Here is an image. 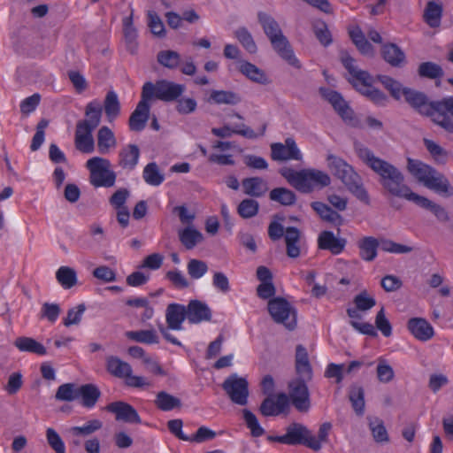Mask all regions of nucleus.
Instances as JSON below:
<instances>
[{"mask_svg": "<svg viewBox=\"0 0 453 453\" xmlns=\"http://www.w3.org/2000/svg\"><path fill=\"white\" fill-rule=\"evenodd\" d=\"M59 284L65 289L73 288L77 283L76 272L68 266H61L56 273Z\"/></svg>", "mask_w": 453, "mask_h": 453, "instance_id": "nucleus-53", "label": "nucleus"}, {"mask_svg": "<svg viewBox=\"0 0 453 453\" xmlns=\"http://www.w3.org/2000/svg\"><path fill=\"white\" fill-rule=\"evenodd\" d=\"M311 208L319 215V217L334 226H342L343 223L342 217L331 207L322 202H313Z\"/></svg>", "mask_w": 453, "mask_h": 453, "instance_id": "nucleus-34", "label": "nucleus"}, {"mask_svg": "<svg viewBox=\"0 0 453 453\" xmlns=\"http://www.w3.org/2000/svg\"><path fill=\"white\" fill-rule=\"evenodd\" d=\"M319 91L322 96L332 104L336 112H339L349 104L337 91L323 88Z\"/></svg>", "mask_w": 453, "mask_h": 453, "instance_id": "nucleus-61", "label": "nucleus"}, {"mask_svg": "<svg viewBox=\"0 0 453 453\" xmlns=\"http://www.w3.org/2000/svg\"><path fill=\"white\" fill-rule=\"evenodd\" d=\"M222 388L234 403L242 406L247 404L249 383L245 378L232 373L222 383Z\"/></svg>", "mask_w": 453, "mask_h": 453, "instance_id": "nucleus-11", "label": "nucleus"}, {"mask_svg": "<svg viewBox=\"0 0 453 453\" xmlns=\"http://www.w3.org/2000/svg\"><path fill=\"white\" fill-rule=\"evenodd\" d=\"M340 60L349 74L348 78L349 82L360 94L377 105L385 106L387 104L388 96L372 86L374 78L368 72L358 68L355 58L348 51L342 50L340 52Z\"/></svg>", "mask_w": 453, "mask_h": 453, "instance_id": "nucleus-2", "label": "nucleus"}, {"mask_svg": "<svg viewBox=\"0 0 453 453\" xmlns=\"http://www.w3.org/2000/svg\"><path fill=\"white\" fill-rule=\"evenodd\" d=\"M378 81H380L386 89H388L390 95L396 100L401 98L403 95V89L404 88L402 84L396 80L388 76L379 74L375 78Z\"/></svg>", "mask_w": 453, "mask_h": 453, "instance_id": "nucleus-56", "label": "nucleus"}, {"mask_svg": "<svg viewBox=\"0 0 453 453\" xmlns=\"http://www.w3.org/2000/svg\"><path fill=\"white\" fill-rule=\"evenodd\" d=\"M288 409V396L285 393L268 395L260 404L259 411L265 417H275Z\"/></svg>", "mask_w": 453, "mask_h": 453, "instance_id": "nucleus-14", "label": "nucleus"}, {"mask_svg": "<svg viewBox=\"0 0 453 453\" xmlns=\"http://www.w3.org/2000/svg\"><path fill=\"white\" fill-rule=\"evenodd\" d=\"M296 371L298 375L297 379L311 380L312 368L307 350L303 345H297L296 349Z\"/></svg>", "mask_w": 453, "mask_h": 453, "instance_id": "nucleus-24", "label": "nucleus"}, {"mask_svg": "<svg viewBox=\"0 0 453 453\" xmlns=\"http://www.w3.org/2000/svg\"><path fill=\"white\" fill-rule=\"evenodd\" d=\"M74 143L79 151L86 154L92 153L95 150L93 130L76 125Z\"/></svg>", "mask_w": 453, "mask_h": 453, "instance_id": "nucleus-25", "label": "nucleus"}, {"mask_svg": "<svg viewBox=\"0 0 453 453\" xmlns=\"http://www.w3.org/2000/svg\"><path fill=\"white\" fill-rule=\"evenodd\" d=\"M358 157L379 176V183L384 192L395 197L413 201L418 195L405 183L403 173L394 165L376 157L363 146L356 147Z\"/></svg>", "mask_w": 453, "mask_h": 453, "instance_id": "nucleus-1", "label": "nucleus"}, {"mask_svg": "<svg viewBox=\"0 0 453 453\" xmlns=\"http://www.w3.org/2000/svg\"><path fill=\"white\" fill-rule=\"evenodd\" d=\"M308 380L294 379L288 382V403L300 412H307L311 408L310 392L307 386Z\"/></svg>", "mask_w": 453, "mask_h": 453, "instance_id": "nucleus-12", "label": "nucleus"}, {"mask_svg": "<svg viewBox=\"0 0 453 453\" xmlns=\"http://www.w3.org/2000/svg\"><path fill=\"white\" fill-rule=\"evenodd\" d=\"M155 404L159 410L169 411L175 408H180L181 401L165 391H160L157 394Z\"/></svg>", "mask_w": 453, "mask_h": 453, "instance_id": "nucleus-49", "label": "nucleus"}, {"mask_svg": "<svg viewBox=\"0 0 453 453\" xmlns=\"http://www.w3.org/2000/svg\"><path fill=\"white\" fill-rule=\"evenodd\" d=\"M123 31L124 37L127 43V50L131 53H134L137 49V31L133 25V14L126 17L123 19Z\"/></svg>", "mask_w": 453, "mask_h": 453, "instance_id": "nucleus-46", "label": "nucleus"}, {"mask_svg": "<svg viewBox=\"0 0 453 453\" xmlns=\"http://www.w3.org/2000/svg\"><path fill=\"white\" fill-rule=\"evenodd\" d=\"M268 236L275 242L284 236L286 242V251L288 257L296 258L301 254L300 246L298 245L301 238V232L295 226H284L276 221H272L268 226Z\"/></svg>", "mask_w": 453, "mask_h": 453, "instance_id": "nucleus-8", "label": "nucleus"}, {"mask_svg": "<svg viewBox=\"0 0 453 453\" xmlns=\"http://www.w3.org/2000/svg\"><path fill=\"white\" fill-rule=\"evenodd\" d=\"M349 399L355 413L357 416H363L365 407L364 388L358 385H352L349 388Z\"/></svg>", "mask_w": 453, "mask_h": 453, "instance_id": "nucleus-43", "label": "nucleus"}, {"mask_svg": "<svg viewBox=\"0 0 453 453\" xmlns=\"http://www.w3.org/2000/svg\"><path fill=\"white\" fill-rule=\"evenodd\" d=\"M178 236L180 242L187 250L194 249L203 240V234L192 226L179 230Z\"/></svg>", "mask_w": 453, "mask_h": 453, "instance_id": "nucleus-37", "label": "nucleus"}, {"mask_svg": "<svg viewBox=\"0 0 453 453\" xmlns=\"http://www.w3.org/2000/svg\"><path fill=\"white\" fill-rule=\"evenodd\" d=\"M243 192L250 196L261 197L268 190L267 182L260 177L245 178L242 181Z\"/></svg>", "mask_w": 453, "mask_h": 453, "instance_id": "nucleus-29", "label": "nucleus"}, {"mask_svg": "<svg viewBox=\"0 0 453 453\" xmlns=\"http://www.w3.org/2000/svg\"><path fill=\"white\" fill-rule=\"evenodd\" d=\"M101 392L94 384H84L79 387V398L81 399V404L86 408H92L100 398Z\"/></svg>", "mask_w": 453, "mask_h": 453, "instance_id": "nucleus-38", "label": "nucleus"}, {"mask_svg": "<svg viewBox=\"0 0 453 453\" xmlns=\"http://www.w3.org/2000/svg\"><path fill=\"white\" fill-rule=\"evenodd\" d=\"M211 133L221 138L230 137L232 134H237L248 139H256L258 136L253 129L244 124L237 125L233 129L226 125L220 128L213 127Z\"/></svg>", "mask_w": 453, "mask_h": 453, "instance_id": "nucleus-31", "label": "nucleus"}, {"mask_svg": "<svg viewBox=\"0 0 453 453\" xmlns=\"http://www.w3.org/2000/svg\"><path fill=\"white\" fill-rule=\"evenodd\" d=\"M97 149L101 154H107L116 147L117 141L114 133L106 126L102 127L97 132Z\"/></svg>", "mask_w": 453, "mask_h": 453, "instance_id": "nucleus-35", "label": "nucleus"}, {"mask_svg": "<svg viewBox=\"0 0 453 453\" xmlns=\"http://www.w3.org/2000/svg\"><path fill=\"white\" fill-rule=\"evenodd\" d=\"M359 257L367 262L373 261L377 257L378 248L380 247V240L372 236H365L357 242Z\"/></svg>", "mask_w": 453, "mask_h": 453, "instance_id": "nucleus-30", "label": "nucleus"}, {"mask_svg": "<svg viewBox=\"0 0 453 453\" xmlns=\"http://www.w3.org/2000/svg\"><path fill=\"white\" fill-rule=\"evenodd\" d=\"M125 334L129 340L140 343L154 344L158 343L159 342L158 335L157 334V332L154 329L127 331L126 332Z\"/></svg>", "mask_w": 453, "mask_h": 453, "instance_id": "nucleus-50", "label": "nucleus"}, {"mask_svg": "<svg viewBox=\"0 0 453 453\" xmlns=\"http://www.w3.org/2000/svg\"><path fill=\"white\" fill-rule=\"evenodd\" d=\"M90 172L89 181L95 188L114 186L116 173L111 170V162L104 157H94L86 163Z\"/></svg>", "mask_w": 453, "mask_h": 453, "instance_id": "nucleus-9", "label": "nucleus"}, {"mask_svg": "<svg viewBox=\"0 0 453 453\" xmlns=\"http://www.w3.org/2000/svg\"><path fill=\"white\" fill-rule=\"evenodd\" d=\"M210 99L217 104L234 105L241 102V96L233 92L226 90H213L211 93Z\"/></svg>", "mask_w": 453, "mask_h": 453, "instance_id": "nucleus-52", "label": "nucleus"}, {"mask_svg": "<svg viewBox=\"0 0 453 453\" xmlns=\"http://www.w3.org/2000/svg\"><path fill=\"white\" fill-rule=\"evenodd\" d=\"M412 202L417 205L420 206L421 208L430 211L432 213H434V215L437 218L439 221H449V217L445 208H443L438 203H434L428 198L417 195Z\"/></svg>", "mask_w": 453, "mask_h": 453, "instance_id": "nucleus-33", "label": "nucleus"}, {"mask_svg": "<svg viewBox=\"0 0 453 453\" xmlns=\"http://www.w3.org/2000/svg\"><path fill=\"white\" fill-rule=\"evenodd\" d=\"M403 96L405 98V101L418 112L422 115H426L431 118L432 121L440 122L445 127H449L450 122L444 121L445 118L441 117L439 113H436L435 104L436 101L429 102L426 95L423 92L405 88L403 89Z\"/></svg>", "mask_w": 453, "mask_h": 453, "instance_id": "nucleus-7", "label": "nucleus"}, {"mask_svg": "<svg viewBox=\"0 0 453 453\" xmlns=\"http://www.w3.org/2000/svg\"><path fill=\"white\" fill-rule=\"evenodd\" d=\"M270 200L284 206L294 205L296 202V194L287 188H275L270 191Z\"/></svg>", "mask_w": 453, "mask_h": 453, "instance_id": "nucleus-45", "label": "nucleus"}, {"mask_svg": "<svg viewBox=\"0 0 453 453\" xmlns=\"http://www.w3.org/2000/svg\"><path fill=\"white\" fill-rule=\"evenodd\" d=\"M157 62L168 69H175L180 63V55L174 50H161L157 56Z\"/></svg>", "mask_w": 453, "mask_h": 453, "instance_id": "nucleus-58", "label": "nucleus"}, {"mask_svg": "<svg viewBox=\"0 0 453 453\" xmlns=\"http://www.w3.org/2000/svg\"><path fill=\"white\" fill-rule=\"evenodd\" d=\"M103 427L99 419H90L81 426H73L69 432L73 436H88Z\"/></svg>", "mask_w": 453, "mask_h": 453, "instance_id": "nucleus-57", "label": "nucleus"}, {"mask_svg": "<svg viewBox=\"0 0 453 453\" xmlns=\"http://www.w3.org/2000/svg\"><path fill=\"white\" fill-rule=\"evenodd\" d=\"M239 71L252 81L265 84L267 77L263 70L248 61H240Z\"/></svg>", "mask_w": 453, "mask_h": 453, "instance_id": "nucleus-42", "label": "nucleus"}, {"mask_svg": "<svg viewBox=\"0 0 453 453\" xmlns=\"http://www.w3.org/2000/svg\"><path fill=\"white\" fill-rule=\"evenodd\" d=\"M418 73L422 78L440 79L444 75L441 66L434 62H423L418 65Z\"/></svg>", "mask_w": 453, "mask_h": 453, "instance_id": "nucleus-51", "label": "nucleus"}, {"mask_svg": "<svg viewBox=\"0 0 453 453\" xmlns=\"http://www.w3.org/2000/svg\"><path fill=\"white\" fill-rule=\"evenodd\" d=\"M140 150L135 144H128L119 153V165L127 170H134L138 164Z\"/></svg>", "mask_w": 453, "mask_h": 453, "instance_id": "nucleus-26", "label": "nucleus"}, {"mask_svg": "<svg viewBox=\"0 0 453 453\" xmlns=\"http://www.w3.org/2000/svg\"><path fill=\"white\" fill-rule=\"evenodd\" d=\"M185 89V85L166 80H160L156 83L148 81L142 86V97L149 101L155 98L163 102H173L184 93Z\"/></svg>", "mask_w": 453, "mask_h": 453, "instance_id": "nucleus-5", "label": "nucleus"}, {"mask_svg": "<svg viewBox=\"0 0 453 453\" xmlns=\"http://www.w3.org/2000/svg\"><path fill=\"white\" fill-rule=\"evenodd\" d=\"M109 412L115 414L118 421L130 424H141V418L136 410L127 403L117 401L109 403L105 408Z\"/></svg>", "mask_w": 453, "mask_h": 453, "instance_id": "nucleus-15", "label": "nucleus"}, {"mask_svg": "<svg viewBox=\"0 0 453 453\" xmlns=\"http://www.w3.org/2000/svg\"><path fill=\"white\" fill-rule=\"evenodd\" d=\"M13 344L20 351L37 355H45L47 353L45 347L31 337H18Z\"/></svg>", "mask_w": 453, "mask_h": 453, "instance_id": "nucleus-41", "label": "nucleus"}, {"mask_svg": "<svg viewBox=\"0 0 453 453\" xmlns=\"http://www.w3.org/2000/svg\"><path fill=\"white\" fill-rule=\"evenodd\" d=\"M312 30L316 38L324 47H327L333 42L332 34L324 21H315L312 25Z\"/></svg>", "mask_w": 453, "mask_h": 453, "instance_id": "nucleus-59", "label": "nucleus"}, {"mask_svg": "<svg viewBox=\"0 0 453 453\" xmlns=\"http://www.w3.org/2000/svg\"><path fill=\"white\" fill-rule=\"evenodd\" d=\"M349 37L359 52L365 56H372L374 53L372 45L367 41L365 35L359 27L349 30Z\"/></svg>", "mask_w": 453, "mask_h": 453, "instance_id": "nucleus-44", "label": "nucleus"}, {"mask_svg": "<svg viewBox=\"0 0 453 453\" xmlns=\"http://www.w3.org/2000/svg\"><path fill=\"white\" fill-rule=\"evenodd\" d=\"M381 54L384 60L394 67H399L405 62L404 52L395 43L384 44Z\"/></svg>", "mask_w": 453, "mask_h": 453, "instance_id": "nucleus-32", "label": "nucleus"}, {"mask_svg": "<svg viewBox=\"0 0 453 453\" xmlns=\"http://www.w3.org/2000/svg\"><path fill=\"white\" fill-rule=\"evenodd\" d=\"M102 111L103 107L98 101L89 102L85 108L86 119L78 121L77 125L94 131L101 122Z\"/></svg>", "mask_w": 453, "mask_h": 453, "instance_id": "nucleus-21", "label": "nucleus"}, {"mask_svg": "<svg viewBox=\"0 0 453 453\" xmlns=\"http://www.w3.org/2000/svg\"><path fill=\"white\" fill-rule=\"evenodd\" d=\"M55 398L58 401L72 402L79 398V387L74 383H65L58 387Z\"/></svg>", "mask_w": 453, "mask_h": 453, "instance_id": "nucleus-55", "label": "nucleus"}, {"mask_svg": "<svg viewBox=\"0 0 453 453\" xmlns=\"http://www.w3.org/2000/svg\"><path fill=\"white\" fill-rule=\"evenodd\" d=\"M279 172L290 186L302 193H311L331 184L328 173L314 168L296 171L290 167H282Z\"/></svg>", "mask_w": 453, "mask_h": 453, "instance_id": "nucleus-4", "label": "nucleus"}, {"mask_svg": "<svg viewBox=\"0 0 453 453\" xmlns=\"http://www.w3.org/2000/svg\"><path fill=\"white\" fill-rule=\"evenodd\" d=\"M187 270L191 279L198 280L208 272V265L203 260L192 258L188 262Z\"/></svg>", "mask_w": 453, "mask_h": 453, "instance_id": "nucleus-64", "label": "nucleus"}, {"mask_svg": "<svg viewBox=\"0 0 453 453\" xmlns=\"http://www.w3.org/2000/svg\"><path fill=\"white\" fill-rule=\"evenodd\" d=\"M106 369L111 375L124 379L129 372H133L131 365L119 357L110 356L106 358Z\"/></svg>", "mask_w": 453, "mask_h": 453, "instance_id": "nucleus-36", "label": "nucleus"}, {"mask_svg": "<svg viewBox=\"0 0 453 453\" xmlns=\"http://www.w3.org/2000/svg\"><path fill=\"white\" fill-rule=\"evenodd\" d=\"M326 163L334 176L344 184L349 193L365 204H370V196L364 186L363 179L352 165L333 154L327 155Z\"/></svg>", "mask_w": 453, "mask_h": 453, "instance_id": "nucleus-3", "label": "nucleus"}, {"mask_svg": "<svg viewBox=\"0 0 453 453\" xmlns=\"http://www.w3.org/2000/svg\"><path fill=\"white\" fill-rule=\"evenodd\" d=\"M259 210V203L257 201L250 198L242 200L237 208L239 215L243 219H250L256 216Z\"/></svg>", "mask_w": 453, "mask_h": 453, "instance_id": "nucleus-62", "label": "nucleus"}, {"mask_svg": "<svg viewBox=\"0 0 453 453\" xmlns=\"http://www.w3.org/2000/svg\"><path fill=\"white\" fill-rule=\"evenodd\" d=\"M442 8L434 2H429L426 7L424 19L430 27H438L441 24Z\"/></svg>", "mask_w": 453, "mask_h": 453, "instance_id": "nucleus-54", "label": "nucleus"}, {"mask_svg": "<svg viewBox=\"0 0 453 453\" xmlns=\"http://www.w3.org/2000/svg\"><path fill=\"white\" fill-rule=\"evenodd\" d=\"M142 178L150 186H159L165 180V175L155 162L149 163L143 169Z\"/></svg>", "mask_w": 453, "mask_h": 453, "instance_id": "nucleus-48", "label": "nucleus"}, {"mask_svg": "<svg viewBox=\"0 0 453 453\" xmlns=\"http://www.w3.org/2000/svg\"><path fill=\"white\" fill-rule=\"evenodd\" d=\"M235 38L240 42L242 47L250 53H256L257 50V44L253 40L251 34L246 27H239L234 31Z\"/></svg>", "mask_w": 453, "mask_h": 453, "instance_id": "nucleus-60", "label": "nucleus"}, {"mask_svg": "<svg viewBox=\"0 0 453 453\" xmlns=\"http://www.w3.org/2000/svg\"><path fill=\"white\" fill-rule=\"evenodd\" d=\"M267 310L275 323L283 325L290 331L296 327V309L285 298L277 296L270 299L267 303Z\"/></svg>", "mask_w": 453, "mask_h": 453, "instance_id": "nucleus-6", "label": "nucleus"}, {"mask_svg": "<svg viewBox=\"0 0 453 453\" xmlns=\"http://www.w3.org/2000/svg\"><path fill=\"white\" fill-rule=\"evenodd\" d=\"M346 243V239L336 237L331 231H322L318 237V247L320 250H329L334 255L342 253Z\"/></svg>", "mask_w": 453, "mask_h": 453, "instance_id": "nucleus-18", "label": "nucleus"}, {"mask_svg": "<svg viewBox=\"0 0 453 453\" xmlns=\"http://www.w3.org/2000/svg\"><path fill=\"white\" fill-rule=\"evenodd\" d=\"M407 171L420 183L423 185L426 182L427 179L434 171V167L425 164L424 162L413 159L411 157L407 158Z\"/></svg>", "mask_w": 453, "mask_h": 453, "instance_id": "nucleus-28", "label": "nucleus"}, {"mask_svg": "<svg viewBox=\"0 0 453 453\" xmlns=\"http://www.w3.org/2000/svg\"><path fill=\"white\" fill-rule=\"evenodd\" d=\"M270 42L273 50L282 59L287 61L292 66L297 68L300 67L299 61L296 58L288 38L283 34L278 37L272 38Z\"/></svg>", "mask_w": 453, "mask_h": 453, "instance_id": "nucleus-19", "label": "nucleus"}, {"mask_svg": "<svg viewBox=\"0 0 453 453\" xmlns=\"http://www.w3.org/2000/svg\"><path fill=\"white\" fill-rule=\"evenodd\" d=\"M187 319L186 306L179 303H170L165 311L167 326L172 330H180L182 323Z\"/></svg>", "mask_w": 453, "mask_h": 453, "instance_id": "nucleus-23", "label": "nucleus"}, {"mask_svg": "<svg viewBox=\"0 0 453 453\" xmlns=\"http://www.w3.org/2000/svg\"><path fill=\"white\" fill-rule=\"evenodd\" d=\"M285 440L287 445H304L314 451L320 449L311 431L301 423L294 422L287 426Z\"/></svg>", "mask_w": 453, "mask_h": 453, "instance_id": "nucleus-10", "label": "nucleus"}, {"mask_svg": "<svg viewBox=\"0 0 453 453\" xmlns=\"http://www.w3.org/2000/svg\"><path fill=\"white\" fill-rule=\"evenodd\" d=\"M271 157L274 161H300L303 158V155L292 137L287 138L284 143H273L271 145Z\"/></svg>", "mask_w": 453, "mask_h": 453, "instance_id": "nucleus-13", "label": "nucleus"}, {"mask_svg": "<svg viewBox=\"0 0 453 453\" xmlns=\"http://www.w3.org/2000/svg\"><path fill=\"white\" fill-rule=\"evenodd\" d=\"M150 108L149 100L142 97L135 110L130 115L128 121L130 130L140 132L145 128L150 117Z\"/></svg>", "mask_w": 453, "mask_h": 453, "instance_id": "nucleus-16", "label": "nucleus"}, {"mask_svg": "<svg viewBox=\"0 0 453 453\" xmlns=\"http://www.w3.org/2000/svg\"><path fill=\"white\" fill-rule=\"evenodd\" d=\"M435 111L436 113H439L441 117L445 118L442 121L443 123L444 121L448 122L449 120L451 126L449 127H445V126L440 122H434V124L441 127L446 132L453 134V96L444 97L441 100L436 101Z\"/></svg>", "mask_w": 453, "mask_h": 453, "instance_id": "nucleus-27", "label": "nucleus"}, {"mask_svg": "<svg viewBox=\"0 0 453 453\" xmlns=\"http://www.w3.org/2000/svg\"><path fill=\"white\" fill-rule=\"evenodd\" d=\"M407 327L416 339L422 342L430 340L434 334L433 326L422 318L409 319Z\"/></svg>", "mask_w": 453, "mask_h": 453, "instance_id": "nucleus-22", "label": "nucleus"}, {"mask_svg": "<svg viewBox=\"0 0 453 453\" xmlns=\"http://www.w3.org/2000/svg\"><path fill=\"white\" fill-rule=\"evenodd\" d=\"M257 19L269 41H271L272 38L278 37L283 34L279 23L271 15L265 12H259L257 14Z\"/></svg>", "mask_w": 453, "mask_h": 453, "instance_id": "nucleus-40", "label": "nucleus"}, {"mask_svg": "<svg viewBox=\"0 0 453 453\" xmlns=\"http://www.w3.org/2000/svg\"><path fill=\"white\" fill-rule=\"evenodd\" d=\"M187 319L191 324H199L211 319V310L204 302L191 300L186 306Z\"/></svg>", "mask_w": 453, "mask_h": 453, "instance_id": "nucleus-17", "label": "nucleus"}, {"mask_svg": "<svg viewBox=\"0 0 453 453\" xmlns=\"http://www.w3.org/2000/svg\"><path fill=\"white\" fill-rule=\"evenodd\" d=\"M424 186L444 196H453V188L451 187L446 176L438 172L435 168L425 182Z\"/></svg>", "mask_w": 453, "mask_h": 453, "instance_id": "nucleus-20", "label": "nucleus"}, {"mask_svg": "<svg viewBox=\"0 0 453 453\" xmlns=\"http://www.w3.org/2000/svg\"><path fill=\"white\" fill-rule=\"evenodd\" d=\"M242 416L252 436L259 437L265 434V429L260 426L255 414H253L250 410L244 409L242 411Z\"/></svg>", "mask_w": 453, "mask_h": 453, "instance_id": "nucleus-63", "label": "nucleus"}, {"mask_svg": "<svg viewBox=\"0 0 453 453\" xmlns=\"http://www.w3.org/2000/svg\"><path fill=\"white\" fill-rule=\"evenodd\" d=\"M120 102L117 93L110 90L106 93L104 101V111L110 122L116 119L120 114Z\"/></svg>", "mask_w": 453, "mask_h": 453, "instance_id": "nucleus-39", "label": "nucleus"}, {"mask_svg": "<svg viewBox=\"0 0 453 453\" xmlns=\"http://www.w3.org/2000/svg\"><path fill=\"white\" fill-rule=\"evenodd\" d=\"M367 419L374 441L379 443L388 442L389 437L382 419L377 417H368Z\"/></svg>", "mask_w": 453, "mask_h": 453, "instance_id": "nucleus-47", "label": "nucleus"}]
</instances>
